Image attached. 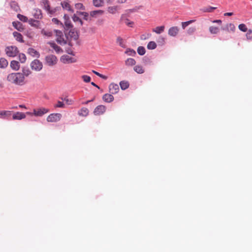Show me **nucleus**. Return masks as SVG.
<instances>
[{"instance_id": "nucleus-15", "label": "nucleus", "mask_w": 252, "mask_h": 252, "mask_svg": "<svg viewBox=\"0 0 252 252\" xmlns=\"http://www.w3.org/2000/svg\"><path fill=\"white\" fill-rule=\"evenodd\" d=\"M179 31V29L177 27H171L168 32V33L170 36H176Z\"/></svg>"}, {"instance_id": "nucleus-59", "label": "nucleus", "mask_w": 252, "mask_h": 252, "mask_svg": "<svg viewBox=\"0 0 252 252\" xmlns=\"http://www.w3.org/2000/svg\"><path fill=\"white\" fill-rule=\"evenodd\" d=\"M233 13L232 12H227L224 14V16H230L233 15Z\"/></svg>"}, {"instance_id": "nucleus-11", "label": "nucleus", "mask_w": 252, "mask_h": 252, "mask_svg": "<svg viewBox=\"0 0 252 252\" xmlns=\"http://www.w3.org/2000/svg\"><path fill=\"white\" fill-rule=\"evenodd\" d=\"M109 90L111 94H116L119 91V87L117 84L111 83L109 86Z\"/></svg>"}, {"instance_id": "nucleus-47", "label": "nucleus", "mask_w": 252, "mask_h": 252, "mask_svg": "<svg viewBox=\"0 0 252 252\" xmlns=\"http://www.w3.org/2000/svg\"><path fill=\"white\" fill-rule=\"evenodd\" d=\"M62 99L68 105H72L74 103V101L72 99H69L67 97H64Z\"/></svg>"}, {"instance_id": "nucleus-8", "label": "nucleus", "mask_w": 252, "mask_h": 252, "mask_svg": "<svg viewBox=\"0 0 252 252\" xmlns=\"http://www.w3.org/2000/svg\"><path fill=\"white\" fill-rule=\"evenodd\" d=\"M48 112H49V109L41 107L37 109H34L33 111V115L35 116H42L44 114L47 113Z\"/></svg>"}, {"instance_id": "nucleus-19", "label": "nucleus", "mask_w": 252, "mask_h": 252, "mask_svg": "<svg viewBox=\"0 0 252 252\" xmlns=\"http://www.w3.org/2000/svg\"><path fill=\"white\" fill-rule=\"evenodd\" d=\"M89 111L88 108L83 107L78 111V114L81 117H87L89 114Z\"/></svg>"}, {"instance_id": "nucleus-7", "label": "nucleus", "mask_w": 252, "mask_h": 252, "mask_svg": "<svg viewBox=\"0 0 252 252\" xmlns=\"http://www.w3.org/2000/svg\"><path fill=\"white\" fill-rule=\"evenodd\" d=\"M45 61L48 65L53 66L57 63L58 60L55 55H50L46 57Z\"/></svg>"}, {"instance_id": "nucleus-22", "label": "nucleus", "mask_w": 252, "mask_h": 252, "mask_svg": "<svg viewBox=\"0 0 252 252\" xmlns=\"http://www.w3.org/2000/svg\"><path fill=\"white\" fill-rule=\"evenodd\" d=\"M13 35L16 40L18 42L21 43H23L24 42V40L23 39V36L20 33H19L17 32H14L13 33Z\"/></svg>"}, {"instance_id": "nucleus-56", "label": "nucleus", "mask_w": 252, "mask_h": 252, "mask_svg": "<svg viewBox=\"0 0 252 252\" xmlns=\"http://www.w3.org/2000/svg\"><path fill=\"white\" fill-rule=\"evenodd\" d=\"M52 21L53 22H54V23L56 24H60L61 25H63V24L57 18H54L52 19Z\"/></svg>"}, {"instance_id": "nucleus-35", "label": "nucleus", "mask_w": 252, "mask_h": 252, "mask_svg": "<svg viewBox=\"0 0 252 252\" xmlns=\"http://www.w3.org/2000/svg\"><path fill=\"white\" fill-rule=\"evenodd\" d=\"M125 53L128 56H135L136 55V52L133 49L128 48L125 51Z\"/></svg>"}, {"instance_id": "nucleus-27", "label": "nucleus", "mask_w": 252, "mask_h": 252, "mask_svg": "<svg viewBox=\"0 0 252 252\" xmlns=\"http://www.w3.org/2000/svg\"><path fill=\"white\" fill-rule=\"evenodd\" d=\"M8 64V61L4 58L0 59V68H5Z\"/></svg>"}, {"instance_id": "nucleus-34", "label": "nucleus", "mask_w": 252, "mask_h": 252, "mask_svg": "<svg viewBox=\"0 0 252 252\" xmlns=\"http://www.w3.org/2000/svg\"><path fill=\"white\" fill-rule=\"evenodd\" d=\"M73 21L74 22H78L80 26H82L83 24V23L81 19L78 17L76 14H74L73 16L72 17Z\"/></svg>"}, {"instance_id": "nucleus-9", "label": "nucleus", "mask_w": 252, "mask_h": 252, "mask_svg": "<svg viewBox=\"0 0 252 252\" xmlns=\"http://www.w3.org/2000/svg\"><path fill=\"white\" fill-rule=\"evenodd\" d=\"M106 107L103 105H99L97 106L94 111V114L95 115H100L105 113Z\"/></svg>"}, {"instance_id": "nucleus-30", "label": "nucleus", "mask_w": 252, "mask_h": 252, "mask_svg": "<svg viewBox=\"0 0 252 252\" xmlns=\"http://www.w3.org/2000/svg\"><path fill=\"white\" fill-rule=\"evenodd\" d=\"M21 73L23 74V75H24V77L25 78V76L28 77L30 74H31L32 72L28 68L24 67V68H23L22 73Z\"/></svg>"}, {"instance_id": "nucleus-63", "label": "nucleus", "mask_w": 252, "mask_h": 252, "mask_svg": "<svg viewBox=\"0 0 252 252\" xmlns=\"http://www.w3.org/2000/svg\"><path fill=\"white\" fill-rule=\"evenodd\" d=\"M94 99H92V100H88L86 102L83 103V104H88L89 102H91V101H93Z\"/></svg>"}, {"instance_id": "nucleus-50", "label": "nucleus", "mask_w": 252, "mask_h": 252, "mask_svg": "<svg viewBox=\"0 0 252 252\" xmlns=\"http://www.w3.org/2000/svg\"><path fill=\"white\" fill-rule=\"evenodd\" d=\"M54 107L55 108H64V104L62 101H58Z\"/></svg>"}, {"instance_id": "nucleus-62", "label": "nucleus", "mask_w": 252, "mask_h": 252, "mask_svg": "<svg viewBox=\"0 0 252 252\" xmlns=\"http://www.w3.org/2000/svg\"><path fill=\"white\" fill-rule=\"evenodd\" d=\"M19 107L20 108L27 109V107L24 105H19Z\"/></svg>"}, {"instance_id": "nucleus-31", "label": "nucleus", "mask_w": 252, "mask_h": 252, "mask_svg": "<svg viewBox=\"0 0 252 252\" xmlns=\"http://www.w3.org/2000/svg\"><path fill=\"white\" fill-rule=\"evenodd\" d=\"M93 4L96 7L102 6L104 4L103 0H93Z\"/></svg>"}, {"instance_id": "nucleus-46", "label": "nucleus", "mask_w": 252, "mask_h": 252, "mask_svg": "<svg viewBox=\"0 0 252 252\" xmlns=\"http://www.w3.org/2000/svg\"><path fill=\"white\" fill-rule=\"evenodd\" d=\"M196 31L195 27H190L187 30V33L189 35L192 34Z\"/></svg>"}, {"instance_id": "nucleus-57", "label": "nucleus", "mask_w": 252, "mask_h": 252, "mask_svg": "<svg viewBox=\"0 0 252 252\" xmlns=\"http://www.w3.org/2000/svg\"><path fill=\"white\" fill-rule=\"evenodd\" d=\"M213 22L219 24H221L222 22L220 20H216L213 21Z\"/></svg>"}, {"instance_id": "nucleus-43", "label": "nucleus", "mask_w": 252, "mask_h": 252, "mask_svg": "<svg viewBox=\"0 0 252 252\" xmlns=\"http://www.w3.org/2000/svg\"><path fill=\"white\" fill-rule=\"evenodd\" d=\"M19 61L21 62V63H25L26 61V55L23 53L19 54Z\"/></svg>"}, {"instance_id": "nucleus-24", "label": "nucleus", "mask_w": 252, "mask_h": 252, "mask_svg": "<svg viewBox=\"0 0 252 252\" xmlns=\"http://www.w3.org/2000/svg\"><path fill=\"white\" fill-rule=\"evenodd\" d=\"M210 32L213 34H217L220 32V29L217 27L210 26L209 28Z\"/></svg>"}, {"instance_id": "nucleus-32", "label": "nucleus", "mask_w": 252, "mask_h": 252, "mask_svg": "<svg viewBox=\"0 0 252 252\" xmlns=\"http://www.w3.org/2000/svg\"><path fill=\"white\" fill-rule=\"evenodd\" d=\"M103 13V11L101 10L92 11L90 12V15L93 17H96L97 15H102Z\"/></svg>"}, {"instance_id": "nucleus-42", "label": "nucleus", "mask_w": 252, "mask_h": 252, "mask_svg": "<svg viewBox=\"0 0 252 252\" xmlns=\"http://www.w3.org/2000/svg\"><path fill=\"white\" fill-rule=\"evenodd\" d=\"M117 43L122 47L125 48V44L124 43L123 39L121 37H118L117 38Z\"/></svg>"}, {"instance_id": "nucleus-29", "label": "nucleus", "mask_w": 252, "mask_h": 252, "mask_svg": "<svg viewBox=\"0 0 252 252\" xmlns=\"http://www.w3.org/2000/svg\"><path fill=\"white\" fill-rule=\"evenodd\" d=\"M135 63L136 61L132 58H128L125 62V64L127 66H132L135 65Z\"/></svg>"}, {"instance_id": "nucleus-60", "label": "nucleus", "mask_w": 252, "mask_h": 252, "mask_svg": "<svg viewBox=\"0 0 252 252\" xmlns=\"http://www.w3.org/2000/svg\"><path fill=\"white\" fill-rule=\"evenodd\" d=\"M126 0H118V2L120 3H123L125 2Z\"/></svg>"}, {"instance_id": "nucleus-21", "label": "nucleus", "mask_w": 252, "mask_h": 252, "mask_svg": "<svg viewBox=\"0 0 252 252\" xmlns=\"http://www.w3.org/2000/svg\"><path fill=\"white\" fill-rule=\"evenodd\" d=\"M28 53L33 57L38 58L40 56L39 52L32 48H29L28 50Z\"/></svg>"}, {"instance_id": "nucleus-3", "label": "nucleus", "mask_w": 252, "mask_h": 252, "mask_svg": "<svg viewBox=\"0 0 252 252\" xmlns=\"http://www.w3.org/2000/svg\"><path fill=\"white\" fill-rule=\"evenodd\" d=\"M30 66L32 70L39 71L42 69L43 65L39 60L36 59L32 62Z\"/></svg>"}, {"instance_id": "nucleus-44", "label": "nucleus", "mask_w": 252, "mask_h": 252, "mask_svg": "<svg viewBox=\"0 0 252 252\" xmlns=\"http://www.w3.org/2000/svg\"><path fill=\"white\" fill-rule=\"evenodd\" d=\"M17 18L21 21L24 22H26L28 21V18L23 15H21L20 14H18L17 15Z\"/></svg>"}, {"instance_id": "nucleus-39", "label": "nucleus", "mask_w": 252, "mask_h": 252, "mask_svg": "<svg viewBox=\"0 0 252 252\" xmlns=\"http://www.w3.org/2000/svg\"><path fill=\"white\" fill-rule=\"evenodd\" d=\"M118 10V7L116 6H110L108 8V11L111 14L115 13Z\"/></svg>"}, {"instance_id": "nucleus-2", "label": "nucleus", "mask_w": 252, "mask_h": 252, "mask_svg": "<svg viewBox=\"0 0 252 252\" xmlns=\"http://www.w3.org/2000/svg\"><path fill=\"white\" fill-rule=\"evenodd\" d=\"M5 51L6 55L10 57H15L18 53V48L14 46L7 47Z\"/></svg>"}, {"instance_id": "nucleus-10", "label": "nucleus", "mask_w": 252, "mask_h": 252, "mask_svg": "<svg viewBox=\"0 0 252 252\" xmlns=\"http://www.w3.org/2000/svg\"><path fill=\"white\" fill-rule=\"evenodd\" d=\"M63 19L65 28L66 30H69L72 28L73 26L71 24V21L69 19V16L67 14H64L63 16Z\"/></svg>"}, {"instance_id": "nucleus-25", "label": "nucleus", "mask_w": 252, "mask_h": 252, "mask_svg": "<svg viewBox=\"0 0 252 252\" xmlns=\"http://www.w3.org/2000/svg\"><path fill=\"white\" fill-rule=\"evenodd\" d=\"M164 29L165 27L164 26H161L159 27H157L156 28L153 29L152 31L157 34H160L164 31Z\"/></svg>"}, {"instance_id": "nucleus-52", "label": "nucleus", "mask_w": 252, "mask_h": 252, "mask_svg": "<svg viewBox=\"0 0 252 252\" xmlns=\"http://www.w3.org/2000/svg\"><path fill=\"white\" fill-rule=\"evenodd\" d=\"M75 7L77 9H85L84 6H83V4L81 3H77L75 4Z\"/></svg>"}, {"instance_id": "nucleus-18", "label": "nucleus", "mask_w": 252, "mask_h": 252, "mask_svg": "<svg viewBox=\"0 0 252 252\" xmlns=\"http://www.w3.org/2000/svg\"><path fill=\"white\" fill-rule=\"evenodd\" d=\"M103 100L107 103H110L114 100V97L111 94H105L102 96Z\"/></svg>"}, {"instance_id": "nucleus-26", "label": "nucleus", "mask_w": 252, "mask_h": 252, "mask_svg": "<svg viewBox=\"0 0 252 252\" xmlns=\"http://www.w3.org/2000/svg\"><path fill=\"white\" fill-rule=\"evenodd\" d=\"M134 70L137 73L142 74L144 72V69L140 65H137L134 67Z\"/></svg>"}, {"instance_id": "nucleus-61", "label": "nucleus", "mask_w": 252, "mask_h": 252, "mask_svg": "<svg viewBox=\"0 0 252 252\" xmlns=\"http://www.w3.org/2000/svg\"><path fill=\"white\" fill-rule=\"evenodd\" d=\"M91 84H92L93 86H94V87H95L97 88L98 89H99V87L97 85H96L94 82H92V83H91Z\"/></svg>"}, {"instance_id": "nucleus-23", "label": "nucleus", "mask_w": 252, "mask_h": 252, "mask_svg": "<svg viewBox=\"0 0 252 252\" xmlns=\"http://www.w3.org/2000/svg\"><path fill=\"white\" fill-rule=\"evenodd\" d=\"M11 68L14 70H18L20 68V64L18 61H12L10 63Z\"/></svg>"}, {"instance_id": "nucleus-5", "label": "nucleus", "mask_w": 252, "mask_h": 252, "mask_svg": "<svg viewBox=\"0 0 252 252\" xmlns=\"http://www.w3.org/2000/svg\"><path fill=\"white\" fill-rule=\"evenodd\" d=\"M62 118V114L60 113H52L50 114L47 118L48 122L55 123L59 121Z\"/></svg>"}, {"instance_id": "nucleus-4", "label": "nucleus", "mask_w": 252, "mask_h": 252, "mask_svg": "<svg viewBox=\"0 0 252 252\" xmlns=\"http://www.w3.org/2000/svg\"><path fill=\"white\" fill-rule=\"evenodd\" d=\"M55 32L56 35V41L57 42L61 45L66 44V41L64 38V35L62 32L59 30H55Z\"/></svg>"}, {"instance_id": "nucleus-41", "label": "nucleus", "mask_w": 252, "mask_h": 252, "mask_svg": "<svg viewBox=\"0 0 252 252\" xmlns=\"http://www.w3.org/2000/svg\"><path fill=\"white\" fill-rule=\"evenodd\" d=\"M195 21L194 20H191L189 21L184 22L182 23V27L183 29H185L186 27L189 26V24L193 23Z\"/></svg>"}, {"instance_id": "nucleus-45", "label": "nucleus", "mask_w": 252, "mask_h": 252, "mask_svg": "<svg viewBox=\"0 0 252 252\" xmlns=\"http://www.w3.org/2000/svg\"><path fill=\"white\" fill-rule=\"evenodd\" d=\"M239 29L244 32H246L247 31V28L246 26L244 24H241L238 26Z\"/></svg>"}, {"instance_id": "nucleus-64", "label": "nucleus", "mask_w": 252, "mask_h": 252, "mask_svg": "<svg viewBox=\"0 0 252 252\" xmlns=\"http://www.w3.org/2000/svg\"><path fill=\"white\" fill-rule=\"evenodd\" d=\"M25 114H26V115L27 114V115H31V116H32V115H33V113L30 112H26V113Z\"/></svg>"}, {"instance_id": "nucleus-37", "label": "nucleus", "mask_w": 252, "mask_h": 252, "mask_svg": "<svg viewBox=\"0 0 252 252\" xmlns=\"http://www.w3.org/2000/svg\"><path fill=\"white\" fill-rule=\"evenodd\" d=\"M120 85L122 90H126L129 87V83L127 81H121Z\"/></svg>"}, {"instance_id": "nucleus-16", "label": "nucleus", "mask_w": 252, "mask_h": 252, "mask_svg": "<svg viewBox=\"0 0 252 252\" xmlns=\"http://www.w3.org/2000/svg\"><path fill=\"white\" fill-rule=\"evenodd\" d=\"M50 45V46L55 50V52L58 53V54H59V53H63V49L60 47H59V46H58L55 43H54V42H49L48 43Z\"/></svg>"}, {"instance_id": "nucleus-33", "label": "nucleus", "mask_w": 252, "mask_h": 252, "mask_svg": "<svg viewBox=\"0 0 252 252\" xmlns=\"http://www.w3.org/2000/svg\"><path fill=\"white\" fill-rule=\"evenodd\" d=\"M34 16L35 18L37 19H41L42 18V13L41 11L39 9H34Z\"/></svg>"}, {"instance_id": "nucleus-17", "label": "nucleus", "mask_w": 252, "mask_h": 252, "mask_svg": "<svg viewBox=\"0 0 252 252\" xmlns=\"http://www.w3.org/2000/svg\"><path fill=\"white\" fill-rule=\"evenodd\" d=\"M61 5L63 9L66 10L68 11L73 13V9L71 7L70 4L66 1H63L61 2Z\"/></svg>"}, {"instance_id": "nucleus-49", "label": "nucleus", "mask_w": 252, "mask_h": 252, "mask_svg": "<svg viewBox=\"0 0 252 252\" xmlns=\"http://www.w3.org/2000/svg\"><path fill=\"white\" fill-rule=\"evenodd\" d=\"M83 80L86 83H89L91 81V77L88 75H84L82 76Z\"/></svg>"}, {"instance_id": "nucleus-48", "label": "nucleus", "mask_w": 252, "mask_h": 252, "mask_svg": "<svg viewBox=\"0 0 252 252\" xmlns=\"http://www.w3.org/2000/svg\"><path fill=\"white\" fill-rule=\"evenodd\" d=\"M77 13L78 14V15H83V18L85 20H88V16H89V14L87 12H77Z\"/></svg>"}, {"instance_id": "nucleus-54", "label": "nucleus", "mask_w": 252, "mask_h": 252, "mask_svg": "<svg viewBox=\"0 0 252 252\" xmlns=\"http://www.w3.org/2000/svg\"><path fill=\"white\" fill-rule=\"evenodd\" d=\"M216 9V7L210 6V7L206 8L205 9H204V12H211L213 11V10Z\"/></svg>"}, {"instance_id": "nucleus-51", "label": "nucleus", "mask_w": 252, "mask_h": 252, "mask_svg": "<svg viewBox=\"0 0 252 252\" xmlns=\"http://www.w3.org/2000/svg\"><path fill=\"white\" fill-rule=\"evenodd\" d=\"M125 23L126 24V25L130 27H132L133 25L134 24V23L132 21H130L128 19H126V20H125Z\"/></svg>"}, {"instance_id": "nucleus-38", "label": "nucleus", "mask_w": 252, "mask_h": 252, "mask_svg": "<svg viewBox=\"0 0 252 252\" xmlns=\"http://www.w3.org/2000/svg\"><path fill=\"white\" fill-rule=\"evenodd\" d=\"M11 115V111H2L0 112V115L3 116L5 118H8Z\"/></svg>"}, {"instance_id": "nucleus-55", "label": "nucleus", "mask_w": 252, "mask_h": 252, "mask_svg": "<svg viewBox=\"0 0 252 252\" xmlns=\"http://www.w3.org/2000/svg\"><path fill=\"white\" fill-rule=\"evenodd\" d=\"M11 7L13 8L16 11H17L18 9H19L18 6L17 5V3L15 2H13L11 3Z\"/></svg>"}, {"instance_id": "nucleus-1", "label": "nucleus", "mask_w": 252, "mask_h": 252, "mask_svg": "<svg viewBox=\"0 0 252 252\" xmlns=\"http://www.w3.org/2000/svg\"><path fill=\"white\" fill-rule=\"evenodd\" d=\"M7 80L11 83L22 86L25 84V77L20 72L11 73L7 76Z\"/></svg>"}, {"instance_id": "nucleus-14", "label": "nucleus", "mask_w": 252, "mask_h": 252, "mask_svg": "<svg viewBox=\"0 0 252 252\" xmlns=\"http://www.w3.org/2000/svg\"><path fill=\"white\" fill-rule=\"evenodd\" d=\"M235 26L232 23L227 24L223 28H222V30L223 31L232 32H234L235 31Z\"/></svg>"}, {"instance_id": "nucleus-40", "label": "nucleus", "mask_w": 252, "mask_h": 252, "mask_svg": "<svg viewBox=\"0 0 252 252\" xmlns=\"http://www.w3.org/2000/svg\"><path fill=\"white\" fill-rule=\"evenodd\" d=\"M145 49L143 46H139L137 49V53L140 55H143L145 54Z\"/></svg>"}, {"instance_id": "nucleus-53", "label": "nucleus", "mask_w": 252, "mask_h": 252, "mask_svg": "<svg viewBox=\"0 0 252 252\" xmlns=\"http://www.w3.org/2000/svg\"><path fill=\"white\" fill-rule=\"evenodd\" d=\"M246 36L248 39H252V30H249L246 34Z\"/></svg>"}, {"instance_id": "nucleus-36", "label": "nucleus", "mask_w": 252, "mask_h": 252, "mask_svg": "<svg viewBox=\"0 0 252 252\" xmlns=\"http://www.w3.org/2000/svg\"><path fill=\"white\" fill-rule=\"evenodd\" d=\"M157 47V44L154 41H150L147 45V48L149 50L155 49Z\"/></svg>"}, {"instance_id": "nucleus-58", "label": "nucleus", "mask_w": 252, "mask_h": 252, "mask_svg": "<svg viewBox=\"0 0 252 252\" xmlns=\"http://www.w3.org/2000/svg\"><path fill=\"white\" fill-rule=\"evenodd\" d=\"M92 72L94 73L95 75H96L97 76H99V77H101V74L99 73V72H96L94 70H93Z\"/></svg>"}, {"instance_id": "nucleus-12", "label": "nucleus", "mask_w": 252, "mask_h": 252, "mask_svg": "<svg viewBox=\"0 0 252 252\" xmlns=\"http://www.w3.org/2000/svg\"><path fill=\"white\" fill-rule=\"evenodd\" d=\"M26 117V114L22 112H17L14 113L12 115V119L13 120H21Z\"/></svg>"}, {"instance_id": "nucleus-28", "label": "nucleus", "mask_w": 252, "mask_h": 252, "mask_svg": "<svg viewBox=\"0 0 252 252\" xmlns=\"http://www.w3.org/2000/svg\"><path fill=\"white\" fill-rule=\"evenodd\" d=\"M41 33L42 35L47 37H51L53 35L52 32L48 30L42 29Z\"/></svg>"}, {"instance_id": "nucleus-13", "label": "nucleus", "mask_w": 252, "mask_h": 252, "mask_svg": "<svg viewBox=\"0 0 252 252\" xmlns=\"http://www.w3.org/2000/svg\"><path fill=\"white\" fill-rule=\"evenodd\" d=\"M61 61L64 63H68L75 62V60L69 56L68 55H63L62 56Z\"/></svg>"}, {"instance_id": "nucleus-6", "label": "nucleus", "mask_w": 252, "mask_h": 252, "mask_svg": "<svg viewBox=\"0 0 252 252\" xmlns=\"http://www.w3.org/2000/svg\"><path fill=\"white\" fill-rule=\"evenodd\" d=\"M42 3L44 9L51 15L54 14L58 10L57 7L51 9L48 0H42Z\"/></svg>"}, {"instance_id": "nucleus-20", "label": "nucleus", "mask_w": 252, "mask_h": 252, "mask_svg": "<svg viewBox=\"0 0 252 252\" xmlns=\"http://www.w3.org/2000/svg\"><path fill=\"white\" fill-rule=\"evenodd\" d=\"M13 26L18 31L22 32L24 30V27L23 25L18 21H14L12 22Z\"/></svg>"}]
</instances>
